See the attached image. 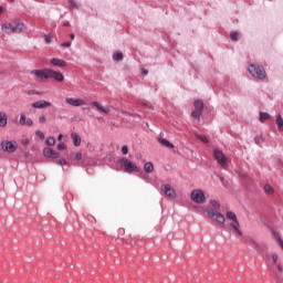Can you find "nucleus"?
<instances>
[{
  "instance_id": "nucleus-28",
  "label": "nucleus",
  "mask_w": 283,
  "mask_h": 283,
  "mask_svg": "<svg viewBox=\"0 0 283 283\" xmlns=\"http://www.w3.org/2000/svg\"><path fill=\"white\" fill-rule=\"evenodd\" d=\"M196 138H198V140H201V143H209V138H207V136L205 135L196 134Z\"/></svg>"
},
{
  "instance_id": "nucleus-31",
  "label": "nucleus",
  "mask_w": 283,
  "mask_h": 283,
  "mask_svg": "<svg viewBox=\"0 0 283 283\" xmlns=\"http://www.w3.org/2000/svg\"><path fill=\"white\" fill-rule=\"evenodd\" d=\"M27 120H28V118L25 117V115H23V114L20 115V120H19L20 125H25Z\"/></svg>"
},
{
  "instance_id": "nucleus-21",
  "label": "nucleus",
  "mask_w": 283,
  "mask_h": 283,
  "mask_svg": "<svg viewBox=\"0 0 283 283\" xmlns=\"http://www.w3.org/2000/svg\"><path fill=\"white\" fill-rule=\"evenodd\" d=\"M195 109L202 112L205 109V103H202V101L197 99L193 103Z\"/></svg>"
},
{
  "instance_id": "nucleus-53",
  "label": "nucleus",
  "mask_w": 283,
  "mask_h": 283,
  "mask_svg": "<svg viewBox=\"0 0 283 283\" xmlns=\"http://www.w3.org/2000/svg\"><path fill=\"white\" fill-rule=\"evenodd\" d=\"M144 74H148V72H147V71H144Z\"/></svg>"
},
{
  "instance_id": "nucleus-52",
  "label": "nucleus",
  "mask_w": 283,
  "mask_h": 283,
  "mask_svg": "<svg viewBox=\"0 0 283 283\" xmlns=\"http://www.w3.org/2000/svg\"><path fill=\"white\" fill-rule=\"evenodd\" d=\"M24 143L28 144V143H30V140L27 139Z\"/></svg>"
},
{
  "instance_id": "nucleus-35",
  "label": "nucleus",
  "mask_w": 283,
  "mask_h": 283,
  "mask_svg": "<svg viewBox=\"0 0 283 283\" xmlns=\"http://www.w3.org/2000/svg\"><path fill=\"white\" fill-rule=\"evenodd\" d=\"M230 36L232 41H238V32H231Z\"/></svg>"
},
{
  "instance_id": "nucleus-25",
  "label": "nucleus",
  "mask_w": 283,
  "mask_h": 283,
  "mask_svg": "<svg viewBox=\"0 0 283 283\" xmlns=\"http://www.w3.org/2000/svg\"><path fill=\"white\" fill-rule=\"evenodd\" d=\"M264 191L265 193H268V196H273L274 193L273 187H271L270 185L264 186Z\"/></svg>"
},
{
  "instance_id": "nucleus-18",
  "label": "nucleus",
  "mask_w": 283,
  "mask_h": 283,
  "mask_svg": "<svg viewBox=\"0 0 283 283\" xmlns=\"http://www.w3.org/2000/svg\"><path fill=\"white\" fill-rule=\"evenodd\" d=\"M158 143H160V145H163L164 147H167L168 149H174V144H171L169 140L163 138V137H159L158 139Z\"/></svg>"
},
{
  "instance_id": "nucleus-2",
  "label": "nucleus",
  "mask_w": 283,
  "mask_h": 283,
  "mask_svg": "<svg viewBox=\"0 0 283 283\" xmlns=\"http://www.w3.org/2000/svg\"><path fill=\"white\" fill-rule=\"evenodd\" d=\"M23 30H25V24L21 23L19 20H12L11 22L2 24V32H4V34H14L23 32Z\"/></svg>"
},
{
  "instance_id": "nucleus-3",
  "label": "nucleus",
  "mask_w": 283,
  "mask_h": 283,
  "mask_svg": "<svg viewBox=\"0 0 283 283\" xmlns=\"http://www.w3.org/2000/svg\"><path fill=\"white\" fill-rule=\"evenodd\" d=\"M248 70L253 78H258L259 81L266 78V71L264 66H260V64H251Z\"/></svg>"
},
{
  "instance_id": "nucleus-33",
  "label": "nucleus",
  "mask_w": 283,
  "mask_h": 283,
  "mask_svg": "<svg viewBox=\"0 0 283 283\" xmlns=\"http://www.w3.org/2000/svg\"><path fill=\"white\" fill-rule=\"evenodd\" d=\"M35 136H39L41 140H43L45 138V134H43V132H41V130H36Z\"/></svg>"
},
{
  "instance_id": "nucleus-27",
  "label": "nucleus",
  "mask_w": 283,
  "mask_h": 283,
  "mask_svg": "<svg viewBox=\"0 0 283 283\" xmlns=\"http://www.w3.org/2000/svg\"><path fill=\"white\" fill-rule=\"evenodd\" d=\"M192 118H200L202 116V111L195 109L191 112Z\"/></svg>"
},
{
  "instance_id": "nucleus-12",
  "label": "nucleus",
  "mask_w": 283,
  "mask_h": 283,
  "mask_svg": "<svg viewBox=\"0 0 283 283\" xmlns=\"http://www.w3.org/2000/svg\"><path fill=\"white\" fill-rule=\"evenodd\" d=\"M65 103H67V105H71V107H83V105H85V102L83 99L74 97L66 98Z\"/></svg>"
},
{
  "instance_id": "nucleus-11",
  "label": "nucleus",
  "mask_w": 283,
  "mask_h": 283,
  "mask_svg": "<svg viewBox=\"0 0 283 283\" xmlns=\"http://www.w3.org/2000/svg\"><path fill=\"white\" fill-rule=\"evenodd\" d=\"M31 107L34 109H45V107H52V103L45 101V99H39L31 104Z\"/></svg>"
},
{
  "instance_id": "nucleus-47",
  "label": "nucleus",
  "mask_w": 283,
  "mask_h": 283,
  "mask_svg": "<svg viewBox=\"0 0 283 283\" xmlns=\"http://www.w3.org/2000/svg\"><path fill=\"white\" fill-rule=\"evenodd\" d=\"M254 140H255V143L258 145L260 143V137H255Z\"/></svg>"
},
{
  "instance_id": "nucleus-32",
  "label": "nucleus",
  "mask_w": 283,
  "mask_h": 283,
  "mask_svg": "<svg viewBox=\"0 0 283 283\" xmlns=\"http://www.w3.org/2000/svg\"><path fill=\"white\" fill-rule=\"evenodd\" d=\"M122 153L124 156H127V154H129V147H127V145L122 146Z\"/></svg>"
},
{
  "instance_id": "nucleus-39",
  "label": "nucleus",
  "mask_w": 283,
  "mask_h": 283,
  "mask_svg": "<svg viewBox=\"0 0 283 283\" xmlns=\"http://www.w3.org/2000/svg\"><path fill=\"white\" fill-rule=\"evenodd\" d=\"M61 45H62V48H71L72 46V42H64Z\"/></svg>"
},
{
  "instance_id": "nucleus-48",
  "label": "nucleus",
  "mask_w": 283,
  "mask_h": 283,
  "mask_svg": "<svg viewBox=\"0 0 283 283\" xmlns=\"http://www.w3.org/2000/svg\"><path fill=\"white\" fill-rule=\"evenodd\" d=\"M3 12V7H0V15L2 14Z\"/></svg>"
},
{
  "instance_id": "nucleus-8",
  "label": "nucleus",
  "mask_w": 283,
  "mask_h": 283,
  "mask_svg": "<svg viewBox=\"0 0 283 283\" xmlns=\"http://www.w3.org/2000/svg\"><path fill=\"white\" fill-rule=\"evenodd\" d=\"M49 69H42V70H32L31 74L34 76L35 81H48L49 76Z\"/></svg>"
},
{
  "instance_id": "nucleus-44",
  "label": "nucleus",
  "mask_w": 283,
  "mask_h": 283,
  "mask_svg": "<svg viewBox=\"0 0 283 283\" xmlns=\"http://www.w3.org/2000/svg\"><path fill=\"white\" fill-rule=\"evenodd\" d=\"M220 182H222V185H224V177H219Z\"/></svg>"
},
{
  "instance_id": "nucleus-30",
  "label": "nucleus",
  "mask_w": 283,
  "mask_h": 283,
  "mask_svg": "<svg viewBox=\"0 0 283 283\" xmlns=\"http://www.w3.org/2000/svg\"><path fill=\"white\" fill-rule=\"evenodd\" d=\"M69 8L70 10H74V8H78L74 0H69Z\"/></svg>"
},
{
  "instance_id": "nucleus-9",
  "label": "nucleus",
  "mask_w": 283,
  "mask_h": 283,
  "mask_svg": "<svg viewBox=\"0 0 283 283\" xmlns=\"http://www.w3.org/2000/svg\"><path fill=\"white\" fill-rule=\"evenodd\" d=\"M17 142L11 140H2L1 142V149L2 151H8V154H14L17 151Z\"/></svg>"
},
{
  "instance_id": "nucleus-40",
  "label": "nucleus",
  "mask_w": 283,
  "mask_h": 283,
  "mask_svg": "<svg viewBox=\"0 0 283 283\" xmlns=\"http://www.w3.org/2000/svg\"><path fill=\"white\" fill-rule=\"evenodd\" d=\"M272 260H273L274 264H277V253L272 254Z\"/></svg>"
},
{
  "instance_id": "nucleus-36",
  "label": "nucleus",
  "mask_w": 283,
  "mask_h": 283,
  "mask_svg": "<svg viewBox=\"0 0 283 283\" xmlns=\"http://www.w3.org/2000/svg\"><path fill=\"white\" fill-rule=\"evenodd\" d=\"M65 144H63V143H60V144H57V149L60 150V151H63V149H65Z\"/></svg>"
},
{
  "instance_id": "nucleus-16",
  "label": "nucleus",
  "mask_w": 283,
  "mask_h": 283,
  "mask_svg": "<svg viewBox=\"0 0 283 283\" xmlns=\"http://www.w3.org/2000/svg\"><path fill=\"white\" fill-rule=\"evenodd\" d=\"M91 105H93V107H96V109L98 112H102V114H109V107L101 106V104H98V102H92Z\"/></svg>"
},
{
  "instance_id": "nucleus-41",
  "label": "nucleus",
  "mask_w": 283,
  "mask_h": 283,
  "mask_svg": "<svg viewBox=\"0 0 283 283\" xmlns=\"http://www.w3.org/2000/svg\"><path fill=\"white\" fill-rule=\"evenodd\" d=\"M39 123H45V115H41L39 117Z\"/></svg>"
},
{
  "instance_id": "nucleus-50",
  "label": "nucleus",
  "mask_w": 283,
  "mask_h": 283,
  "mask_svg": "<svg viewBox=\"0 0 283 283\" xmlns=\"http://www.w3.org/2000/svg\"><path fill=\"white\" fill-rule=\"evenodd\" d=\"M134 116L137 117V118H140V115H138V114H135Z\"/></svg>"
},
{
  "instance_id": "nucleus-38",
  "label": "nucleus",
  "mask_w": 283,
  "mask_h": 283,
  "mask_svg": "<svg viewBox=\"0 0 283 283\" xmlns=\"http://www.w3.org/2000/svg\"><path fill=\"white\" fill-rule=\"evenodd\" d=\"M25 125L32 127V125H34V122L32 120V118H28Z\"/></svg>"
},
{
  "instance_id": "nucleus-15",
  "label": "nucleus",
  "mask_w": 283,
  "mask_h": 283,
  "mask_svg": "<svg viewBox=\"0 0 283 283\" xmlns=\"http://www.w3.org/2000/svg\"><path fill=\"white\" fill-rule=\"evenodd\" d=\"M43 154L46 158H59V153L54 151L51 147H46L43 149Z\"/></svg>"
},
{
  "instance_id": "nucleus-26",
  "label": "nucleus",
  "mask_w": 283,
  "mask_h": 283,
  "mask_svg": "<svg viewBox=\"0 0 283 283\" xmlns=\"http://www.w3.org/2000/svg\"><path fill=\"white\" fill-rule=\"evenodd\" d=\"M271 118V115L269 113H260V120L264 123V120H269Z\"/></svg>"
},
{
  "instance_id": "nucleus-13",
  "label": "nucleus",
  "mask_w": 283,
  "mask_h": 283,
  "mask_svg": "<svg viewBox=\"0 0 283 283\" xmlns=\"http://www.w3.org/2000/svg\"><path fill=\"white\" fill-rule=\"evenodd\" d=\"M161 190L168 198H176V190L171 188V185H164L161 186Z\"/></svg>"
},
{
  "instance_id": "nucleus-34",
  "label": "nucleus",
  "mask_w": 283,
  "mask_h": 283,
  "mask_svg": "<svg viewBox=\"0 0 283 283\" xmlns=\"http://www.w3.org/2000/svg\"><path fill=\"white\" fill-rule=\"evenodd\" d=\"M44 41H45L46 44L52 43V36L50 34H45L44 35Z\"/></svg>"
},
{
  "instance_id": "nucleus-42",
  "label": "nucleus",
  "mask_w": 283,
  "mask_h": 283,
  "mask_svg": "<svg viewBox=\"0 0 283 283\" xmlns=\"http://www.w3.org/2000/svg\"><path fill=\"white\" fill-rule=\"evenodd\" d=\"M70 39H71L72 41H74V39H75L74 33H71V34H70Z\"/></svg>"
},
{
  "instance_id": "nucleus-14",
  "label": "nucleus",
  "mask_w": 283,
  "mask_h": 283,
  "mask_svg": "<svg viewBox=\"0 0 283 283\" xmlns=\"http://www.w3.org/2000/svg\"><path fill=\"white\" fill-rule=\"evenodd\" d=\"M50 63L54 67H65L67 65V62H65V60H60V59H56V57L51 59Z\"/></svg>"
},
{
  "instance_id": "nucleus-5",
  "label": "nucleus",
  "mask_w": 283,
  "mask_h": 283,
  "mask_svg": "<svg viewBox=\"0 0 283 283\" xmlns=\"http://www.w3.org/2000/svg\"><path fill=\"white\" fill-rule=\"evenodd\" d=\"M227 220H232L231 227L238 235H242V231H240V222L238 221V217L233 211H228L226 214Z\"/></svg>"
},
{
  "instance_id": "nucleus-7",
  "label": "nucleus",
  "mask_w": 283,
  "mask_h": 283,
  "mask_svg": "<svg viewBox=\"0 0 283 283\" xmlns=\"http://www.w3.org/2000/svg\"><path fill=\"white\" fill-rule=\"evenodd\" d=\"M214 159L217 160L218 165H221V167H228L229 159L227 158V155L222 153V150L214 149L213 150Z\"/></svg>"
},
{
  "instance_id": "nucleus-51",
  "label": "nucleus",
  "mask_w": 283,
  "mask_h": 283,
  "mask_svg": "<svg viewBox=\"0 0 283 283\" xmlns=\"http://www.w3.org/2000/svg\"><path fill=\"white\" fill-rule=\"evenodd\" d=\"M11 3H14V0H9Z\"/></svg>"
},
{
  "instance_id": "nucleus-6",
  "label": "nucleus",
  "mask_w": 283,
  "mask_h": 283,
  "mask_svg": "<svg viewBox=\"0 0 283 283\" xmlns=\"http://www.w3.org/2000/svg\"><path fill=\"white\" fill-rule=\"evenodd\" d=\"M119 165L127 174H132L133 171H138V166L132 163L129 159L123 157L119 159Z\"/></svg>"
},
{
  "instance_id": "nucleus-29",
  "label": "nucleus",
  "mask_w": 283,
  "mask_h": 283,
  "mask_svg": "<svg viewBox=\"0 0 283 283\" xmlns=\"http://www.w3.org/2000/svg\"><path fill=\"white\" fill-rule=\"evenodd\" d=\"M113 59L114 61H123V53H114Z\"/></svg>"
},
{
  "instance_id": "nucleus-4",
  "label": "nucleus",
  "mask_w": 283,
  "mask_h": 283,
  "mask_svg": "<svg viewBox=\"0 0 283 283\" xmlns=\"http://www.w3.org/2000/svg\"><path fill=\"white\" fill-rule=\"evenodd\" d=\"M190 199L192 202H196V205H205L207 202V197H205V191L201 189H195L190 193Z\"/></svg>"
},
{
  "instance_id": "nucleus-37",
  "label": "nucleus",
  "mask_w": 283,
  "mask_h": 283,
  "mask_svg": "<svg viewBox=\"0 0 283 283\" xmlns=\"http://www.w3.org/2000/svg\"><path fill=\"white\" fill-rule=\"evenodd\" d=\"M59 165H67V160L65 158H61L56 161Z\"/></svg>"
},
{
  "instance_id": "nucleus-19",
  "label": "nucleus",
  "mask_w": 283,
  "mask_h": 283,
  "mask_svg": "<svg viewBox=\"0 0 283 283\" xmlns=\"http://www.w3.org/2000/svg\"><path fill=\"white\" fill-rule=\"evenodd\" d=\"M71 138L73 139L74 147H81V136H78L76 133H72Z\"/></svg>"
},
{
  "instance_id": "nucleus-24",
  "label": "nucleus",
  "mask_w": 283,
  "mask_h": 283,
  "mask_svg": "<svg viewBox=\"0 0 283 283\" xmlns=\"http://www.w3.org/2000/svg\"><path fill=\"white\" fill-rule=\"evenodd\" d=\"M45 144L49 145L50 147H52L56 144V139L54 137L50 136L46 138Z\"/></svg>"
},
{
  "instance_id": "nucleus-43",
  "label": "nucleus",
  "mask_w": 283,
  "mask_h": 283,
  "mask_svg": "<svg viewBox=\"0 0 283 283\" xmlns=\"http://www.w3.org/2000/svg\"><path fill=\"white\" fill-rule=\"evenodd\" d=\"M57 140H63V134H60V135L57 136Z\"/></svg>"
},
{
  "instance_id": "nucleus-22",
  "label": "nucleus",
  "mask_w": 283,
  "mask_h": 283,
  "mask_svg": "<svg viewBox=\"0 0 283 283\" xmlns=\"http://www.w3.org/2000/svg\"><path fill=\"white\" fill-rule=\"evenodd\" d=\"M275 123L279 127V132H283V118L281 114L276 116Z\"/></svg>"
},
{
  "instance_id": "nucleus-23",
  "label": "nucleus",
  "mask_w": 283,
  "mask_h": 283,
  "mask_svg": "<svg viewBox=\"0 0 283 283\" xmlns=\"http://www.w3.org/2000/svg\"><path fill=\"white\" fill-rule=\"evenodd\" d=\"M74 159L77 163H85V159H83V154L82 153H73Z\"/></svg>"
},
{
  "instance_id": "nucleus-45",
  "label": "nucleus",
  "mask_w": 283,
  "mask_h": 283,
  "mask_svg": "<svg viewBox=\"0 0 283 283\" xmlns=\"http://www.w3.org/2000/svg\"><path fill=\"white\" fill-rule=\"evenodd\" d=\"M64 28H70V22H64Z\"/></svg>"
},
{
  "instance_id": "nucleus-46",
  "label": "nucleus",
  "mask_w": 283,
  "mask_h": 283,
  "mask_svg": "<svg viewBox=\"0 0 283 283\" xmlns=\"http://www.w3.org/2000/svg\"><path fill=\"white\" fill-rule=\"evenodd\" d=\"M277 271L282 272V264H277Z\"/></svg>"
},
{
  "instance_id": "nucleus-20",
  "label": "nucleus",
  "mask_w": 283,
  "mask_h": 283,
  "mask_svg": "<svg viewBox=\"0 0 283 283\" xmlns=\"http://www.w3.org/2000/svg\"><path fill=\"white\" fill-rule=\"evenodd\" d=\"M144 171L146 174H151L154 171V164L151 161H147L145 165H144Z\"/></svg>"
},
{
  "instance_id": "nucleus-49",
  "label": "nucleus",
  "mask_w": 283,
  "mask_h": 283,
  "mask_svg": "<svg viewBox=\"0 0 283 283\" xmlns=\"http://www.w3.org/2000/svg\"><path fill=\"white\" fill-rule=\"evenodd\" d=\"M30 94H39V92L31 91Z\"/></svg>"
},
{
  "instance_id": "nucleus-1",
  "label": "nucleus",
  "mask_w": 283,
  "mask_h": 283,
  "mask_svg": "<svg viewBox=\"0 0 283 283\" xmlns=\"http://www.w3.org/2000/svg\"><path fill=\"white\" fill-rule=\"evenodd\" d=\"M210 205L213 208H207L208 217L211 218V220L218 222V224H224V216L218 212V209H220V202H218L214 199H211Z\"/></svg>"
},
{
  "instance_id": "nucleus-17",
  "label": "nucleus",
  "mask_w": 283,
  "mask_h": 283,
  "mask_svg": "<svg viewBox=\"0 0 283 283\" xmlns=\"http://www.w3.org/2000/svg\"><path fill=\"white\" fill-rule=\"evenodd\" d=\"M8 125V114L6 112H0V127H6Z\"/></svg>"
},
{
  "instance_id": "nucleus-10",
  "label": "nucleus",
  "mask_w": 283,
  "mask_h": 283,
  "mask_svg": "<svg viewBox=\"0 0 283 283\" xmlns=\"http://www.w3.org/2000/svg\"><path fill=\"white\" fill-rule=\"evenodd\" d=\"M48 72V78H53V81H56L57 83H63L65 81V77L61 74L59 71H54L52 69H49Z\"/></svg>"
}]
</instances>
